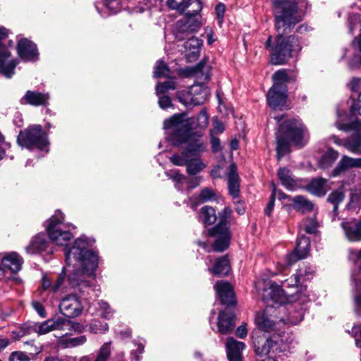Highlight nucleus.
Listing matches in <instances>:
<instances>
[{
	"instance_id": "21",
	"label": "nucleus",
	"mask_w": 361,
	"mask_h": 361,
	"mask_svg": "<svg viewBox=\"0 0 361 361\" xmlns=\"http://www.w3.org/2000/svg\"><path fill=\"white\" fill-rule=\"evenodd\" d=\"M49 99L48 93H42L38 91L27 90L25 95L20 99L22 105H31L35 106H47Z\"/></svg>"
},
{
	"instance_id": "57",
	"label": "nucleus",
	"mask_w": 361,
	"mask_h": 361,
	"mask_svg": "<svg viewBox=\"0 0 361 361\" xmlns=\"http://www.w3.org/2000/svg\"><path fill=\"white\" fill-rule=\"evenodd\" d=\"M300 281L299 275L295 274L288 279L282 282L281 286L283 288L297 286Z\"/></svg>"
},
{
	"instance_id": "29",
	"label": "nucleus",
	"mask_w": 361,
	"mask_h": 361,
	"mask_svg": "<svg viewBox=\"0 0 361 361\" xmlns=\"http://www.w3.org/2000/svg\"><path fill=\"white\" fill-rule=\"evenodd\" d=\"M350 168H361V158H351L348 156H343L336 168L333 170L332 176H339Z\"/></svg>"
},
{
	"instance_id": "31",
	"label": "nucleus",
	"mask_w": 361,
	"mask_h": 361,
	"mask_svg": "<svg viewBox=\"0 0 361 361\" xmlns=\"http://www.w3.org/2000/svg\"><path fill=\"white\" fill-rule=\"evenodd\" d=\"M231 270L230 261L227 256L218 258L212 267H209L208 271L214 275L224 276L227 275Z\"/></svg>"
},
{
	"instance_id": "22",
	"label": "nucleus",
	"mask_w": 361,
	"mask_h": 361,
	"mask_svg": "<svg viewBox=\"0 0 361 361\" xmlns=\"http://www.w3.org/2000/svg\"><path fill=\"white\" fill-rule=\"evenodd\" d=\"M235 325V315L230 310L220 311L218 316V331L227 334L233 331Z\"/></svg>"
},
{
	"instance_id": "7",
	"label": "nucleus",
	"mask_w": 361,
	"mask_h": 361,
	"mask_svg": "<svg viewBox=\"0 0 361 361\" xmlns=\"http://www.w3.org/2000/svg\"><path fill=\"white\" fill-rule=\"evenodd\" d=\"M192 121L187 114H174L165 120L164 128L168 131L170 139L176 145H179L185 140L192 128Z\"/></svg>"
},
{
	"instance_id": "19",
	"label": "nucleus",
	"mask_w": 361,
	"mask_h": 361,
	"mask_svg": "<svg viewBox=\"0 0 361 361\" xmlns=\"http://www.w3.org/2000/svg\"><path fill=\"white\" fill-rule=\"evenodd\" d=\"M287 97V91L275 87H271L267 94L268 105L274 110L286 109Z\"/></svg>"
},
{
	"instance_id": "55",
	"label": "nucleus",
	"mask_w": 361,
	"mask_h": 361,
	"mask_svg": "<svg viewBox=\"0 0 361 361\" xmlns=\"http://www.w3.org/2000/svg\"><path fill=\"white\" fill-rule=\"evenodd\" d=\"M35 331L39 335L46 334L52 331L49 319L44 321L41 324H36L35 325Z\"/></svg>"
},
{
	"instance_id": "1",
	"label": "nucleus",
	"mask_w": 361,
	"mask_h": 361,
	"mask_svg": "<svg viewBox=\"0 0 361 361\" xmlns=\"http://www.w3.org/2000/svg\"><path fill=\"white\" fill-rule=\"evenodd\" d=\"M94 243V240L82 236L65 252L66 265L69 268L68 285L82 293L90 294L95 288L94 272L99 259L97 253L89 249Z\"/></svg>"
},
{
	"instance_id": "60",
	"label": "nucleus",
	"mask_w": 361,
	"mask_h": 361,
	"mask_svg": "<svg viewBox=\"0 0 361 361\" xmlns=\"http://www.w3.org/2000/svg\"><path fill=\"white\" fill-rule=\"evenodd\" d=\"M197 126L200 128H206L208 125V116L204 111H202L197 116Z\"/></svg>"
},
{
	"instance_id": "61",
	"label": "nucleus",
	"mask_w": 361,
	"mask_h": 361,
	"mask_svg": "<svg viewBox=\"0 0 361 361\" xmlns=\"http://www.w3.org/2000/svg\"><path fill=\"white\" fill-rule=\"evenodd\" d=\"M158 97H159V105L161 109H165L171 106V100L169 97L166 96L164 94H160L159 96H158Z\"/></svg>"
},
{
	"instance_id": "62",
	"label": "nucleus",
	"mask_w": 361,
	"mask_h": 361,
	"mask_svg": "<svg viewBox=\"0 0 361 361\" xmlns=\"http://www.w3.org/2000/svg\"><path fill=\"white\" fill-rule=\"evenodd\" d=\"M351 91L357 92L361 88V78H353L348 84Z\"/></svg>"
},
{
	"instance_id": "63",
	"label": "nucleus",
	"mask_w": 361,
	"mask_h": 361,
	"mask_svg": "<svg viewBox=\"0 0 361 361\" xmlns=\"http://www.w3.org/2000/svg\"><path fill=\"white\" fill-rule=\"evenodd\" d=\"M205 70L208 71V68L205 66L204 63L200 62L195 67L191 68V74L197 75L202 74L203 75Z\"/></svg>"
},
{
	"instance_id": "18",
	"label": "nucleus",
	"mask_w": 361,
	"mask_h": 361,
	"mask_svg": "<svg viewBox=\"0 0 361 361\" xmlns=\"http://www.w3.org/2000/svg\"><path fill=\"white\" fill-rule=\"evenodd\" d=\"M310 247V239L302 235L297 241L295 250L286 256L287 265L290 266L298 260L305 258L308 255Z\"/></svg>"
},
{
	"instance_id": "14",
	"label": "nucleus",
	"mask_w": 361,
	"mask_h": 361,
	"mask_svg": "<svg viewBox=\"0 0 361 361\" xmlns=\"http://www.w3.org/2000/svg\"><path fill=\"white\" fill-rule=\"evenodd\" d=\"M211 236L216 238L213 249L216 252H223L226 250L230 243L231 235L226 222L222 221L209 230Z\"/></svg>"
},
{
	"instance_id": "34",
	"label": "nucleus",
	"mask_w": 361,
	"mask_h": 361,
	"mask_svg": "<svg viewBox=\"0 0 361 361\" xmlns=\"http://www.w3.org/2000/svg\"><path fill=\"white\" fill-rule=\"evenodd\" d=\"M274 84L271 87L287 91V84L290 80L287 70H279L274 73L272 76Z\"/></svg>"
},
{
	"instance_id": "5",
	"label": "nucleus",
	"mask_w": 361,
	"mask_h": 361,
	"mask_svg": "<svg viewBox=\"0 0 361 361\" xmlns=\"http://www.w3.org/2000/svg\"><path fill=\"white\" fill-rule=\"evenodd\" d=\"M271 1L279 28L284 25L302 20L308 4L306 0H271Z\"/></svg>"
},
{
	"instance_id": "43",
	"label": "nucleus",
	"mask_w": 361,
	"mask_h": 361,
	"mask_svg": "<svg viewBox=\"0 0 361 361\" xmlns=\"http://www.w3.org/2000/svg\"><path fill=\"white\" fill-rule=\"evenodd\" d=\"M169 68L162 61H158L154 67V76L157 78L169 77Z\"/></svg>"
},
{
	"instance_id": "30",
	"label": "nucleus",
	"mask_w": 361,
	"mask_h": 361,
	"mask_svg": "<svg viewBox=\"0 0 361 361\" xmlns=\"http://www.w3.org/2000/svg\"><path fill=\"white\" fill-rule=\"evenodd\" d=\"M227 176L229 194L233 198H236L239 196L240 185L239 176L237 172V167L234 163H232L230 165L229 172Z\"/></svg>"
},
{
	"instance_id": "4",
	"label": "nucleus",
	"mask_w": 361,
	"mask_h": 361,
	"mask_svg": "<svg viewBox=\"0 0 361 361\" xmlns=\"http://www.w3.org/2000/svg\"><path fill=\"white\" fill-rule=\"evenodd\" d=\"M287 308L283 305L275 307L268 305L262 313H258L255 317V323L259 329L264 331H271L280 328L281 324H290L295 325L301 322L304 316L302 308L291 313L292 314L284 317Z\"/></svg>"
},
{
	"instance_id": "42",
	"label": "nucleus",
	"mask_w": 361,
	"mask_h": 361,
	"mask_svg": "<svg viewBox=\"0 0 361 361\" xmlns=\"http://www.w3.org/2000/svg\"><path fill=\"white\" fill-rule=\"evenodd\" d=\"M203 222L205 224L209 225L215 222L216 221V214L215 211L212 207L204 206L201 209Z\"/></svg>"
},
{
	"instance_id": "56",
	"label": "nucleus",
	"mask_w": 361,
	"mask_h": 361,
	"mask_svg": "<svg viewBox=\"0 0 361 361\" xmlns=\"http://www.w3.org/2000/svg\"><path fill=\"white\" fill-rule=\"evenodd\" d=\"M9 361H30V358L23 352L16 351L11 354Z\"/></svg>"
},
{
	"instance_id": "41",
	"label": "nucleus",
	"mask_w": 361,
	"mask_h": 361,
	"mask_svg": "<svg viewBox=\"0 0 361 361\" xmlns=\"http://www.w3.org/2000/svg\"><path fill=\"white\" fill-rule=\"evenodd\" d=\"M87 341L85 336H80L74 338H64L61 340V344L66 348H74L84 344Z\"/></svg>"
},
{
	"instance_id": "12",
	"label": "nucleus",
	"mask_w": 361,
	"mask_h": 361,
	"mask_svg": "<svg viewBox=\"0 0 361 361\" xmlns=\"http://www.w3.org/2000/svg\"><path fill=\"white\" fill-rule=\"evenodd\" d=\"M336 126L338 129L343 131H348L350 130H356L357 135L352 137L351 139L345 141L343 145L345 148L354 154H361V120L346 124L338 121L336 122Z\"/></svg>"
},
{
	"instance_id": "36",
	"label": "nucleus",
	"mask_w": 361,
	"mask_h": 361,
	"mask_svg": "<svg viewBox=\"0 0 361 361\" xmlns=\"http://www.w3.org/2000/svg\"><path fill=\"white\" fill-rule=\"evenodd\" d=\"M338 152L332 148H329L321 157L319 164L323 169L329 168L338 159Z\"/></svg>"
},
{
	"instance_id": "2",
	"label": "nucleus",
	"mask_w": 361,
	"mask_h": 361,
	"mask_svg": "<svg viewBox=\"0 0 361 361\" xmlns=\"http://www.w3.org/2000/svg\"><path fill=\"white\" fill-rule=\"evenodd\" d=\"M274 16L275 26L278 35L274 39L271 36H269L265 42V47L270 52L271 63L274 65H282L286 63L294 53H297L301 49L298 38L295 36H284V34L288 33L293 27L301 20L290 25H284V26L279 28L275 14Z\"/></svg>"
},
{
	"instance_id": "24",
	"label": "nucleus",
	"mask_w": 361,
	"mask_h": 361,
	"mask_svg": "<svg viewBox=\"0 0 361 361\" xmlns=\"http://www.w3.org/2000/svg\"><path fill=\"white\" fill-rule=\"evenodd\" d=\"M18 61L11 58V54L7 49L0 51V73L8 78L14 74V70Z\"/></svg>"
},
{
	"instance_id": "53",
	"label": "nucleus",
	"mask_w": 361,
	"mask_h": 361,
	"mask_svg": "<svg viewBox=\"0 0 361 361\" xmlns=\"http://www.w3.org/2000/svg\"><path fill=\"white\" fill-rule=\"evenodd\" d=\"M97 304L100 308V310L102 311L101 315L103 318L109 319L113 317L114 311L111 309L109 304L104 301H98Z\"/></svg>"
},
{
	"instance_id": "13",
	"label": "nucleus",
	"mask_w": 361,
	"mask_h": 361,
	"mask_svg": "<svg viewBox=\"0 0 361 361\" xmlns=\"http://www.w3.org/2000/svg\"><path fill=\"white\" fill-rule=\"evenodd\" d=\"M209 95V90L207 86L197 84L190 87L185 97L178 96V99L185 106H196L202 104L207 99Z\"/></svg>"
},
{
	"instance_id": "28",
	"label": "nucleus",
	"mask_w": 361,
	"mask_h": 361,
	"mask_svg": "<svg viewBox=\"0 0 361 361\" xmlns=\"http://www.w3.org/2000/svg\"><path fill=\"white\" fill-rule=\"evenodd\" d=\"M202 44V41L195 37H189L188 39L184 42V54L188 61L195 60L199 56L200 50Z\"/></svg>"
},
{
	"instance_id": "27",
	"label": "nucleus",
	"mask_w": 361,
	"mask_h": 361,
	"mask_svg": "<svg viewBox=\"0 0 361 361\" xmlns=\"http://www.w3.org/2000/svg\"><path fill=\"white\" fill-rule=\"evenodd\" d=\"M49 243L46 239L44 235L37 234L30 241V244L25 247V251L27 254L32 255L39 252H51L49 250Z\"/></svg>"
},
{
	"instance_id": "59",
	"label": "nucleus",
	"mask_w": 361,
	"mask_h": 361,
	"mask_svg": "<svg viewBox=\"0 0 361 361\" xmlns=\"http://www.w3.org/2000/svg\"><path fill=\"white\" fill-rule=\"evenodd\" d=\"M215 12L216 15V18L218 20V23L219 26H221L224 21L225 6L222 4H219L218 5H216L215 8Z\"/></svg>"
},
{
	"instance_id": "35",
	"label": "nucleus",
	"mask_w": 361,
	"mask_h": 361,
	"mask_svg": "<svg viewBox=\"0 0 361 361\" xmlns=\"http://www.w3.org/2000/svg\"><path fill=\"white\" fill-rule=\"evenodd\" d=\"M294 209L302 213L311 211L313 209V204L305 197L298 195L291 199Z\"/></svg>"
},
{
	"instance_id": "54",
	"label": "nucleus",
	"mask_w": 361,
	"mask_h": 361,
	"mask_svg": "<svg viewBox=\"0 0 361 361\" xmlns=\"http://www.w3.org/2000/svg\"><path fill=\"white\" fill-rule=\"evenodd\" d=\"M314 273V269L312 267L305 266L298 269L297 274L299 275V278H302L303 281L310 279Z\"/></svg>"
},
{
	"instance_id": "9",
	"label": "nucleus",
	"mask_w": 361,
	"mask_h": 361,
	"mask_svg": "<svg viewBox=\"0 0 361 361\" xmlns=\"http://www.w3.org/2000/svg\"><path fill=\"white\" fill-rule=\"evenodd\" d=\"M17 141L19 145L29 149L37 148L40 150L45 149L46 152L49 151L47 149L49 145L47 136L40 125L30 126L25 130L20 131Z\"/></svg>"
},
{
	"instance_id": "8",
	"label": "nucleus",
	"mask_w": 361,
	"mask_h": 361,
	"mask_svg": "<svg viewBox=\"0 0 361 361\" xmlns=\"http://www.w3.org/2000/svg\"><path fill=\"white\" fill-rule=\"evenodd\" d=\"M187 9L184 18L177 23L176 37L178 40H183L200 27L197 15L202 10V6L200 0H187Z\"/></svg>"
},
{
	"instance_id": "3",
	"label": "nucleus",
	"mask_w": 361,
	"mask_h": 361,
	"mask_svg": "<svg viewBox=\"0 0 361 361\" xmlns=\"http://www.w3.org/2000/svg\"><path fill=\"white\" fill-rule=\"evenodd\" d=\"M273 117L279 123L276 133L279 159L288 152L290 142L298 146L305 145L308 133L301 120L291 118L284 119L283 115L280 117L276 116Z\"/></svg>"
},
{
	"instance_id": "64",
	"label": "nucleus",
	"mask_w": 361,
	"mask_h": 361,
	"mask_svg": "<svg viewBox=\"0 0 361 361\" xmlns=\"http://www.w3.org/2000/svg\"><path fill=\"white\" fill-rule=\"evenodd\" d=\"M350 111L354 116H361V92L359 94L357 102L351 106Z\"/></svg>"
},
{
	"instance_id": "10",
	"label": "nucleus",
	"mask_w": 361,
	"mask_h": 361,
	"mask_svg": "<svg viewBox=\"0 0 361 361\" xmlns=\"http://www.w3.org/2000/svg\"><path fill=\"white\" fill-rule=\"evenodd\" d=\"M253 343L255 353L259 356L267 355L271 352L273 353H280L285 350L286 348L283 340L276 335L267 338L259 337L255 339Z\"/></svg>"
},
{
	"instance_id": "20",
	"label": "nucleus",
	"mask_w": 361,
	"mask_h": 361,
	"mask_svg": "<svg viewBox=\"0 0 361 361\" xmlns=\"http://www.w3.org/2000/svg\"><path fill=\"white\" fill-rule=\"evenodd\" d=\"M214 288L222 304L229 306L235 303L233 290L229 283L219 281L215 284Z\"/></svg>"
},
{
	"instance_id": "15",
	"label": "nucleus",
	"mask_w": 361,
	"mask_h": 361,
	"mask_svg": "<svg viewBox=\"0 0 361 361\" xmlns=\"http://www.w3.org/2000/svg\"><path fill=\"white\" fill-rule=\"evenodd\" d=\"M255 286L257 291H262L264 300H271L275 303V307L279 305L276 302L281 295L282 289L278 284L269 280L259 279L255 283Z\"/></svg>"
},
{
	"instance_id": "17",
	"label": "nucleus",
	"mask_w": 361,
	"mask_h": 361,
	"mask_svg": "<svg viewBox=\"0 0 361 361\" xmlns=\"http://www.w3.org/2000/svg\"><path fill=\"white\" fill-rule=\"evenodd\" d=\"M17 50L19 56L24 61H36L39 59V52L36 44L26 38L18 42Z\"/></svg>"
},
{
	"instance_id": "26",
	"label": "nucleus",
	"mask_w": 361,
	"mask_h": 361,
	"mask_svg": "<svg viewBox=\"0 0 361 361\" xmlns=\"http://www.w3.org/2000/svg\"><path fill=\"white\" fill-rule=\"evenodd\" d=\"M341 226L349 241L357 242L361 240V221H343Z\"/></svg>"
},
{
	"instance_id": "6",
	"label": "nucleus",
	"mask_w": 361,
	"mask_h": 361,
	"mask_svg": "<svg viewBox=\"0 0 361 361\" xmlns=\"http://www.w3.org/2000/svg\"><path fill=\"white\" fill-rule=\"evenodd\" d=\"M63 219L62 213L60 211H56L49 219L46 226L50 240L61 246L66 245L67 243L73 238L71 231L75 228L72 224H64Z\"/></svg>"
},
{
	"instance_id": "47",
	"label": "nucleus",
	"mask_w": 361,
	"mask_h": 361,
	"mask_svg": "<svg viewBox=\"0 0 361 361\" xmlns=\"http://www.w3.org/2000/svg\"><path fill=\"white\" fill-rule=\"evenodd\" d=\"M176 87V82L173 80H169L164 83H158L156 87V94L157 96L164 94L170 90H174Z\"/></svg>"
},
{
	"instance_id": "46",
	"label": "nucleus",
	"mask_w": 361,
	"mask_h": 361,
	"mask_svg": "<svg viewBox=\"0 0 361 361\" xmlns=\"http://www.w3.org/2000/svg\"><path fill=\"white\" fill-rule=\"evenodd\" d=\"M111 354V342L104 343L99 350L94 361H107Z\"/></svg>"
},
{
	"instance_id": "33",
	"label": "nucleus",
	"mask_w": 361,
	"mask_h": 361,
	"mask_svg": "<svg viewBox=\"0 0 361 361\" xmlns=\"http://www.w3.org/2000/svg\"><path fill=\"white\" fill-rule=\"evenodd\" d=\"M307 190L312 194L322 197L326 193V180L322 178H315L307 185Z\"/></svg>"
},
{
	"instance_id": "51",
	"label": "nucleus",
	"mask_w": 361,
	"mask_h": 361,
	"mask_svg": "<svg viewBox=\"0 0 361 361\" xmlns=\"http://www.w3.org/2000/svg\"><path fill=\"white\" fill-rule=\"evenodd\" d=\"M187 0H167L168 6L180 12H185L187 9Z\"/></svg>"
},
{
	"instance_id": "52",
	"label": "nucleus",
	"mask_w": 361,
	"mask_h": 361,
	"mask_svg": "<svg viewBox=\"0 0 361 361\" xmlns=\"http://www.w3.org/2000/svg\"><path fill=\"white\" fill-rule=\"evenodd\" d=\"M109 329L106 322L101 323L95 321L90 325V331L94 334H103Z\"/></svg>"
},
{
	"instance_id": "37",
	"label": "nucleus",
	"mask_w": 361,
	"mask_h": 361,
	"mask_svg": "<svg viewBox=\"0 0 361 361\" xmlns=\"http://www.w3.org/2000/svg\"><path fill=\"white\" fill-rule=\"evenodd\" d=\"M205 167V165L199 158L190 159L187 163V172L190 175H195L202 171Z\"/></svg>"
},
{
	"instance_id": "23",
	"label": "nucleus",
	"mask_w": 361,
	"mask_h": 361,
	"mask_svg": "<svg viewBox=\"0 0 361 361\" xmlns=\"http://www.w3.org/2000/svg\"><path fill=\"white\" fill-rule=\"evenodd\" d=\"M226 354L229 361H242L243 350L245 348L243 342L229 337L226 343Z\"/></svg>"
},
{
	"instance_id": "44",
	"label": "nucleus",
	"mask_w": 361,
	"mask_h": 361,
	"mask_svg": "<svg viewBox=\"0 0 361 361\" xmlns=\"http://www.w3.org/2000/svg\"><path fill=\"white\" fill-rule=\"evenodd\" d=\"M65 268L63 269L62 273L59 274L56 279V280L53 283L51 286V292L52 293H58L62 292L65 290L67 287L65 285Z\"/></svg>"
},
{
	"instance_id": "48",
	"label": "nucleus",
	"mask_w": 361,
	"mask_h": 361,
	"mask_svg": "<svg viewBox=\"0 0 361 361\" xmlns=\"http://www.w3.org/2000/svg\"><path fill=\"white\" fill-rule=\"evenodd\" d=\"M190 155L183 151L181 154H174L170 157L171 161L176 166H187V163L190 159Z\"/></svg>"
},
{
	"instance_id": "32",
	"label": "nucleus",
	"mask_w": 361,
	"mask_h": 361,
	"mask_svg": "<svg viewBox=\"0 0 361 361\" xmlns=\"http://www.w3.org/2000/svg\"><path fill=\"white\" fill-rule=\"evenodd\" d=\"M278 177L281 185L288 190H293L299 187V184L292 176L290 171L286 168H280L279 169Z\"/></svg>"
},
{
	"instance_id": "16",
	"label": "nucleus",
	"mask_w": 361,
	"mask_h": 361,
	"mask_svg": "<svg viewBox=\"0 0 361 361\" xmlns=\"http://www.w3.org/2000/svg\"><path fill=\"white\" fill-rule=\"evenodd\" d=\"M59 309L63 315L68 317H75L80 314L83 307L76 295H68L61 300Z\"/></svg>"
},
{
	"instance_id": "45",
	"label": "nucleus",
	"mask_w": 361,
	"mask_h": 361,
	"mask_svg": "<svg viewBox=\"0 0 361 361\" xmlns=\"http://www.w3.org/2000/svg\"><path fill=\"white\" fill-rule=\"evenodd\" d=\"M361 207V191H352L350 196V201L348 204L349 209H357Z\"/></svg>"
},
{
	"instance_id": "58",
	"label": "nucleus",
	"mask_w": 361,
	"mask_h": 361,
	"mask_svg": "<svg viewBox=\"0 0 361 361\" xmlns=\"http://www.w3.org/2000/svg\"><path fill=\"white\" fill-rule=\"evenodd\" d=\"M224 130V124L221 121H219L216 118H214L213 121V128L210 130V135L221 133Z\"/></svg>"
},
{
	"instance_id": "40",
	"label": "nucleus",
	"mask_w": 361,
	"mask_h": 361,
	"mask_svg": "<svg viewBox=\"0 0 361 361\" xmlns=\"http://www.w3.org/2000/svg\"><path fill=\"white\" fill-rule=\"evenodd\" d=\"M166 175L175 182V187L178 190H183V183L185 177L180 174L178 170H169L166 171Z\"/></svg>"
},
{
	"instance_id": "50",
	"label": "nucleus",
	"mask_w": 361,
	"mask_h": 361,
	"mask_svg": "<svg viewBox=\"0 0 361 361\" xmlns=\"http://www.w3.org/2000/svg\"><path fill=\"white\" fill-rule=\"evenodd\" d=\"M49 323L52 331L61 330L63 329L65 326L68 324V320L63 317H59L54 319H49Z\"/></svg>"
},
{
	"instance_id": "39",
	"label": "nucleus",
	"mask_w": 361,
	"mask_h": 361,
	"mask_svg": "<svg viewBox=\"0 0 361 361\" xmlns=\"http://www.w3.org/2000/svg\"><path fill=\"white\" fill-rule=\"evenodd\" d=\"M344 197V193L340 190H335L329 195L327 200L334 205L333 212L334 216L338 214V206L343 201Z\"/></svg>"
},
{
	"instance_id": "25",
	"label": "nucleus",
	"mask_w": 361,
	"mask_h": 361,
	"mask_svg": "<svg viewBox=\"0 0 361 361\" xmlns=\"http://www.w3.org/2000/svg\"><path fill=\"white\" fill-rule=\"evenodd\" d=\"M185 142L187 145L184 151L190 157L195 156L198 153L204 152L206 149V145L202 140L200 135H188L182 143Z\"/></svg>"
},
{
	"instance_id": "11",
	"label": "nucleus",
	"mask_w": 361,
	"mask_h": 361,
	"mask_svg": "<svg viewBox=\"0 0 361 361\" xmlns=\"http://www.w3.org/2000/svg\"><path fill=\"white\" fill-rule=\"evenodd\" d=\"M23 259L16 252L4 253L0 258V269L4 281L11 279L12 274L18 273L22 269Z\"/></svg>"
},
{
	"instance_id": "49",
	"label": "nucleus",
	"mask_w": 361,
	"mask_h": 361,
	"mask_svg": "<svg viewBox=\"0 0 361 361\" xmlns=\"http://www.w3.org/2000/svg\"><path fill=\"white\" fill-rule=\"evenodd\" d=\"M200 200L202 202L216 200L217 195L210 188H205L202 190L200 194Z\"/></svg>"
},
{
	"instance_id": "38",
	"label": "nucleus",
	"mask_w": 361,
	"mask_h": 361,
	"mask_svg": "<svg viewBox=\"0 0 361 361\" xmlns=\"http://www.w3.org/2000/svg\"><path fill=\"white\" fill-rule=\"evenodd\" d=\"M300 230L307 233H315L318 228V223L314 216L305 219L300 224Z\"/></svg>"
}]
</instances>
